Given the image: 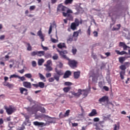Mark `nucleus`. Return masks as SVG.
<instances>
[{"instance_id":"c03bdc74","label":"nucleus","mask_w":130,"mask_h":130,"mask_svg":"<svg viewBox=\"0 0 130 130\" xmlns=\"http://www.w3.org/2000/svg\"><path fill=\"white\" fill-rule=\"evenodd\" d=\"M73 23H75L77 26H79L80 25V21L78 18H75V22Z\"/></svg>"},{"instance_id":"3c124183","label":"nucleus","mask_w":130,"mask_h":130,"mask_svg":"<svg viewBox=\"0 0 130 130\" xmlns=\"http://www.w3.org/2000/svg\"><path fill=\"white\" fill-rule=\"evenodd\" d=\"M64 85L65 86H72V85H73V83L70 82H66L64 83Z\"/></svg>"},{"instance_id":"49530a36","label":"nucleus","mask_w":130,"mask_h":130,"mask_svg":"<svg viewBox=\"0 0 130 130\" xmlns=\"http://www.w3.org/2000/svg\"><path fill=\"white\" fill-rule=\"evenodd\" d=\"M119 129V125H118L116 124L114 125V129L113 130H118Z\"/></svg>"},{"instance_id":"774afa93","label":"nucleus","mask_w":130,"mask_h":130,"mask_svg":"<svg viewBox=\"0 0 130 130\" xmlns=\"http://www.w3.org/2000/svg\"><path fill=\"white\" fill-rule=\"evenodd\" d=\"M40 39H42V41H44V37H43V35H42V36H39Z\"/></svg>"},{"instance_id":"603ef678","label":"nucleus","mask_w":130,"mask_h":130,"mask_svg":"<svg viewBox=\"0 0 130 130\" xmlns=\"http://www.w3.org/2000/svg\"><path fill=\"white\" fill-rule=\"evenodd\" d=\"M41 47H42V48L43 49V50H45V51H46V50H48V47H45L42 44H41Z\"/></svg>"},{"instance_id":"dca6fc26","label":"nucleus","mask_w":130,"mask_h":130,"mask_svg":"<svg viewBox=\"0 0 130 130\" xmlns=\"http://www.w3.org/2000/svg\"><path fill=\"white\" fill-rule=\"evenodd\" d=\"M72 94L75 97H80V95H82V89H79L78 90V92L76 93L75 92H72Z\"/></svg>"},{"instance_id":"2eb2a0df","label":"nucleus","mask_w":130,"mask_h":130,"mask_svg":"<svg viewBox=\"0 0 130 130\" xmlns=\"http://www.w3.org/2000/svg\"><path fill=\"white\" fill-rule=\"evenodd\" d=\"M19 91L21 94H24V95H25V96H27V95H28V89H27L26 88H25L24 87H20L19 88ZM24 92H25L24 93Z\"/></svg>"},{"instance_id":"79ce46f5","label":"nucleus","mask_w":130,"mask_h":130,"mask_svg":"<svg viewBox=\"0 0 130 130\" xmlns=\"http://www.w3.org/2000/svg\"><path fill=\"white\" fill-rule=\"evenodd\" d=\"M70 112H71V111L70 110H67L65 113H64V115H65V117H67L68 116H69V115H70Z\"/></svg>"},{"instance_id":"4be33fe9","label":"nucleus","mask_w":130,"mask_h":130,"mask_svg":"<svg viewBox=\"0 0 130 130\" xmlns=\"http://www.w3.org/2000/svg\"><path fill=\"white\" fill-rule=\"evenodd\" d=\"M4 86L8 87V88H13L14 87V84H10L8 82L4 81L3 82Z\"/></svg>"},{"instance_id":"4c0bfd02","label":"nucleus","mask_w":130,"mask_h":130,"mask_svg":"<svg viewBox=\"0 0 130 130\" xmlns=\"http://www.w3.org/2000/svg\"><path fill=\"white\" fill-rule=\"evenodd\" d=\"M24 77L27 78V79H31V78H32V74L30 73H27L24 75Z\"/></svg>"},{"instance_id":"9b49d317","label":"nucleus","mask_w":130,"mask_h":130,"mask_svg":"<svg viewBox=\"0 0 130 130\" xmlns=\"http://www.w3.org/2000/svg\"><path fill=\"white\" fill-rule=\"evenodd\" d=\"M119 47H123V50H127V48H130L129 47H128L127 45H126V44H125V43L122 42H120L119 43Z\"/></svg>"},{"instance_id":"b1692460","label":"nucleus","mask_w":130,"mask_h":130,"mask_svg":"<svg viewBox=\"0 0 130 130\" xmlns=\"http://www.w3.org/2000/svg\"><path fill=\"white\" fill-rule=\"evenodd\" d=\"M121 27V25L120 24H117L116 26H114L112 29V31H118L119 29H120V27Z\"/></svg>"},{"instance_id":"052dcab7","label":"nucleus","mask_w":130,"mask_h":130,"mask_svg":"<svg viewBox=\"0 0 130 130\" xmlns=\"http://www.w3.org/2000/svg\"><path fill=\"white\" fill-rule=\"evenodd\" d=\"M99 120H100V119H99V118H98V117H95V118H93V121L94 122H98V121H99Z\"/></svg>"},{"instance_id":"cd10ccee","label":"nucleus","mask_w":130,"mask_h":130,"mask_svg":"<svg viewBox=\"0 0 130 130\" xmlns=\"http://www.w3.org/2000/svg\"><path fill=\"white\" fill-rule=\"evenodd\" d=\"M44 66H45V67H46L45 70L47 72H51V71H52V70H53V69H52V67L49 65H44Z\"/></svg>"},{"instance_id":"1a4fd4ad","label":"nucleus","mask_w":130,"mask_h":130,"mask_svg":"<svg viewBox=\"0 0 130 130\" xmlns=\"http://www.w3.org/2000/svg\"><path fill=\"white\" fill-rule=\"evenodd\" d=\"M33 124L34 125H35V126H40V127H43V126L46 125V124L44 122H38L37 121L33 122Z\"/></svg>"},{"instance_id":"7c9ffc66","label":"nucleus","mask_w":130,"mask_h":130,"mask_svg":"<svg viewBox=\"0 0 130 130\" xmlns=\"http://www.w3.org/2000/svg\"><path fill=\"white\" fill-rule=\"evenodd\" d=\"M52 25L53 26H55V27H56V24H55L54 23H53L52 24H51L49 29V31H48L49 34H51V32H52V27H53Z\"/></svg>"},{"instance_id":"37998d69","label":"nucleus","mask_w":130,"mask_h":130,"mask_svg":"<svg viewBox=\"0 0 130 130\" xmlns=\"http://www.w3.org/2000/svg\"><path fill=\"white\" fill-rule=\"evenodd\" d=\"M23 122H26L27 125H27V126H30L31 125V122H30V120H26L25 121Z\"/></svg>"},{"instance_id":"09e8293b","label":"nucleus","mask_w":130,"mask_h":130,"mask_svg":"<svg viewBox=\"0 0 130 130\" xmlns=\"http://www.w3.org/2000/svg\"><path fill=\"white\" fill-rule=\"evenodd\" d=\"M31 64L33 68H35L37 66V63H36V61H32Z\"/></svg>"},{"instance_id":"4d7b16f0","label":"nucleus","mask_w":130,"mask_h":130,"mask_svg":"<svg viewBox=\"0 0 130 130\" xmlns=\"http://www.w3.org/2000/svg\"><path fill=\"white\" fill-rule=\"evenodd\" d=\"M51 41L53 43H57L58 42V40L53 38L51 39Z\"/></svg>"},{"instance_id":"bb28decb","label":"nucleus","mask_w":130,"mask_h":130,"mask_svg":"<svg viewBox=\"0 0 130 130\" xmlns=\"http://www.w3.org/2000/svg\"><path fill=\"white\" fill-rule=\"evenodd\" d=\"M82 94L84 95V97H87L88 94H89V91L88 90H82Z\"/></svg>"},{"instance_id":"0e129e2a","label":"nucleus","mask_w":130,"mask_h":130,"mask_svg":"<svg viewBox=\"0 0 130 130\" xmlns=\"http://www.w3.org/2000/svg\"><path fill=\"white\" fill-rule=\"evenodd\" d=\"M24 72H25V70L24 69L18 71V73H20V74H23Z\"/></svg>"},{"instance_id":"e433bc0d","label":"nucleus","mask_w":130,"mask_h":130,"mask_svg":"<svg viewBox=\"0 0 130 130\" xmlns=\"http://www.w3.org/2000/svg\"><path fill=\"white\" fill-rule=\"evenodd\" d=\"M86 33L88 35V36H90L91 35V26H89L87 31H86Z\"/></svg>"},{"instance_id":"8fccbe9b","label":"nucleus","mask_w":130,"mask_h":130,"mask_svg":"<svg viewBox=\"0 0 130 130\" xmlns=\"http://www.w3.org/2000/svg\"><path fill=\"white\" fill-rule=\"evenodd\" d=\"M59 117L60 118H63L64 117H66V116L64 115V114H62V112L60 113L59 115Z\"/></svg>"},{"instance_id":"680f3d73","label":"nucleus","mask_w":130,"mask_h":130,"mask_svg":"<svg viewBox=\"0 0 130 130\" xmlns=\"http://www.w3.org/2000/svg\"><path fill=\"white\" fill-rule=\"evenodd\" d=\"M50 77H51V73H46V78H50Z\"/></svg>"},{"instance_id":"7ed1b4c3","label":"nucleus","mask_w":130,"mask_h":130,"mask_svg":"<svg viewBox=\"0 0 130 130\" xmlns=\"http://www.w3.org/2000/svg\"><path fill=\"white\" fill-rule=\"evenodd\" d=\"M68 64L72 69H76L78 67V61L76 60H72L69 58Z\"/></svg>"},{"instance_id":"aec40b11","label":"nucleus","mask_w":130,"mask_h":130,"mask_svg":"<svg viewBox=\"0 0 130 130\" xmlns=\"http://www.w3.org/2000/svg\"><path fill=\"white\" fill-rule=\"evenodd\" d=\"M36 107H37V105H35L33 106L32 107L27 108L26 110L28 112H33V111H35V109H36Z\"/></svg>"},{"instance_id":"423d86ee","label":"nucleus","mask_w":130,"mask_h":130,"mask_svg":"<svg viewBox=\"0 0 130 130\" xmlns=\"http://www.w3.org/2000/svg\"><path fill=\"white\" fill-rule=\"evenodd\" d=\"M69 8L64 6L62 5V3L59 4L57 8V12H62V13H64V12H67L68 10H69Z\"/></svg>"},{"instance_id":"f3484780","label":"nucleus","mask_w":130,"mask_h":130,"mask_svg":"<svg viewBox=\"0 0 130 130\" xmlns=\"http://www.w3.org/2000/svg\"><path fill=\"white\" fill-rule=\"evenodd\" d=\"M97 114V110H96V109H92L91 110V112L88 114V116H90V117H92V116H96Z\"/></svg>"},{"instance_id":"20e7f679","label":"nucleus","mask_w":130,"mask_h":130,"mask_svg":"<svg viewBox=\"0 0 130 130\" xmlns=\"http://www.w3.org/2000/svg\"><path fill=\"white\" fill-rule=\"evenodd\" d=\"M62 13L63 16L67 17L69 21H71V20H73V19H74L73 15L71 14H73V11H72V10L68 9L67 11V13L66 12H62Z\"/></svg>"},{"instance_id":"6e6552de","label":"nucleus","mask_w":130,"mask_h":130,"mask_svg":"<svg viewBox=\"0 0 130 130\" xmlns=\"http://www.w3.org/2000/svg\"><path fill=\"white\" fill-rule=\"evenodd\" d=\"M45 54V52L44 51H33L30 53L31 56H35V55H37V56H43Z\"/></svg>"},{"instance_id":"a211bd4d","label":"nucleus","mask_w":130,"mask_h":130,"mask_svg":"<svg viewBox=\"0 0 130 130\" xmlns=\"http://www.w3.org/2000/svg\"><path fill=\"white\" fill-rule=\"evenodd\" d=\"M35 111H40L42 113H45V108L43 107L38 108V106L37 105L36 109H35Z\"/></svg>"},{"instance_id":"c85d7f7f","label":"nucleus","mask_w":130,"mask_h":130,"mask_svg":"<svg viewBox=\"0 0 130 130\" xmlns=\"http://www.w3.org/2000/svg\"><path fill=\"white\" fill-rule=\"evenodd\" d=\"M39 76L41 80H42V81H44V82H46V78H45V77H44V76H43L42 74L39 73Z\"/></svg>"},{"instance_id":"473e14b6","label":"nucleus","mask_w":130,"mask_h":130,"mask_svg":"<svg viewBox=\"0 0 130 130\" xmlns=\"http://www.w3.org/2000/svg\"><path fill=\"white\" fill-rule=\"evenodd\" d=\"M70 90H71V86H68V87H64V88H63V91L65 93H68V92H69Z\"/></svg>"},{"instance_id":"9d476101","label":"nucleus","mask_w":130,"mask_h":130,"mask_svg":"<svg viewBox=\"0 0 130 130\" xmlns=\"http://www.w3.org/2000/svg\"><path fill=\"white\" fill-rule=\"evenodd\" d=\"M34 87H35L36 88H38V87H40L41 89H43L44 88V86H45V84L44 83L42 82H40L38 83V84H32Z\"/></svg>"},{"instance_id":"13d9d810","label":"nucleus","mask_w":130,"mask_h":130,"mask_svg":"<svg viewBox=\"0 0 130 130\" xmlns=\"http://www.w3.org/2000/svg\"><path fill=\"white\" fill-rule=\"evenodd\" d=\"M91 57L93 59H97V55L94 53H92Z\"/></svg>"},{"instance_id":"a18cd8bd","label":"nucleus","mask_w":130,"mask_h":130,"mask_svg":"<svg viewBox=\"0 0 130 130\" xmlns=\"http://www.w3.org/2000/svg\"><path fill=\"white\" fill-rule=\"evenodd\" d=\"M72 53L75 55L76 53H77V49L73 47V49L72 50Z\"/></svg>"},{"instance_id":"a19ab883","label":"nucleus","mask_w":130,"mask_h":130,"mask_svg":"<svg viewBox=\"0 0 130 130\" xmlns=\"http://www.w3.org/2000/svg\"><path fill=\"white\" fill-rule=\"evenodd\" d=\"M54 80H55V78H54V77L53 76V77H50L48 79V81L49 82V83H52L54 82Z\"/></svg>"},{"instance_id":"393cba45","label":"nucleus","mask_w":130,"mask_h":130,"mask_svg":"<svg viewBox=\"0 0 130 130\" xmlns=\"http://www.w3.org/2000/svg\"><path fill=\"white\" fill-rule=\"evenodd\" d=\"M71 75H72V72H71V71H67L64 73L63 78L64 79H67V78H69V77H70V76H71Z\"/></svg>"},{"instance_id":"412c9836","label":"nucleus","mask_w":130,"mask_h":130,"mask_svg":"<svg viewBox=\"0 0 130 130\" xmlns=\"http://www.w3.org/2000/svg\"><path fill=\"white\" fill-rule=\"evenodd\" d=\"M77 27H79V25L76 24V23L72 22L71 24L70 28L73 31H75V30H77Z\"/></svg>"},{"instance_id":"864d4df0","label":"nucleus","mask_w":130,"mask_h":130,"mask_svg":"<svg viewBox=\"0 0 130 130\" xmlns=\"http://www.w3.org/2000/svg\"><path fill=\"white\" fill-rule=\"evenodd\" d=\"M19 76L16 75V74H13L12 75H11L10 77V79H12L13 78H18Z\"/></svg>"},{"instance_id":"ea45409f","label":"nucleus","mask_w":130,"mask_h":130,"mask_svg":"<svg viewBox=\"0 0 130 130\" xmlns=\"http://www.w3.org/2000/svg\"><path fill=\"white\" fill-rule=\"evenodd\" d=\"M52 58L54 59V60L58 59V55L57 54H54L52 57Z\"/></svg>"},{"instance_id":"5701e85b","label":"nucleus","mask_w":130,"mask_h":130,"mask_svg":"<svg viewBox=\"0 0 130 130\" xmlns=\"http://www.w3.org/2000/svg\"><path fill=\"white\" fill-rule=\"evenodd\" d=\"M81 72L80 71L75 72L74 73V79H79L80 78V75Z\"/></svg>"},{"instance_id":"f03ea898","label":"nucleus","mask_w":130,"mask_h":130,"mask_svg":"<svg viewBox=\"0 0 130 130\" xmlns=\"http://www.w3.org/2000/svg\"><path fill=\"white\" fill-rule=\"evenodd\" d=\"M55 72L56 73H54L53 77L56 82H59V78H60V76L63 75V73L62 72V71L58 70L56 68L55 69Z\"/></svg>"},{"instance_id":"6e6d98bb","label":"nucleus","mask_w":130,"mask_h":130,"mask_svg":"<svg viewBox=\"0 0 130 130\" xmlns=\"http://www.w3.org/2000/svg\"><path fill=\"white\" fill-rule=\"evenodd\" d=\"M94 37H98V31H94L93 32Z\"/></svg>"},{"instance_id":"f704fd0d","label":"nucleus","mask_w":130,"mask_h":130,"mask_svg":"<svg viewBox=\"0 0 130 130\" xmlns=\"http://www.w3.org/2000/svg\"><path fill=\"white\" fill-rule=\"evenodd\" d=\"M27 47V50L28 51H31L32 50V46H31V45L29 43H26Z\"/></svg>"},{"instance_id":"4468645a","label":"nucleus","mask_w":130,"mask_h":130,"mask_svg":"<svg viewBox=\"0 0 130 130\" xmlns=\"http://www.w3.org/2000/svg\"><path fill=\"white\" fill-rule=\"evenodd\" d=\"M108 101H109V99H108V96H104L101 98L99 99V102H100V103L108 102Z\"/></svg>"},{"instance_id":"5fc2aeb1","label":"nucleus","mask_w":130,"mask_h":130,"mask_svg":"<svg viewBox=\"0 0 130 130\" xmlns=\"http://www.w3.org/2000/svg\"><path fill=\"white\" fill-rule=\"evenodd\" d=\"M18 79H20V80H21V81H26V78H25V77L24 76L22 77H20L19 76H18Z\"/></svg>"},{"instance_id":"69168bd1","label":"nucleus","mask_w":130,"mask_h":130,"mask_svg":"<svg viewBox=\"0 0 130 130\" xmlns=\"http://www.w3.org/2000/svg\"><path fill=\"white\" fill-rule=\"evenodd\" d=\"M105 54L106 55L107 57H108V56H110L111 55L110 52H109L105 53Z\"/></svg>"},{"instance_id":"58836bf2","label":"nucleus","mask_w":130,"mask_h":130,"mask_svg":"<svg viewBox=\"0 0 130 130\" xmlns=\"http://www.w3.org/2000/svg\"><path fill=\"white\" fill-rule=\"evenodd\" d=\"M73 0H66L64 2V5H69V4H72Z\"/></svg>"},{"instance_id":"0eeeda50","label":"nucleus","mask_w":130,"mask_h":130,"mask_svg":"<svg viewBox=\"0 0 130 130\" xmlns=\"http://www.w3.org/2000/svg\"><path fill=\"white\" fill-rule=\"evenodd\" d=\"M57 51L59 52V55L62 58L66 59L67 60L69 59V57L67 56V54L68 53L67 50H64L63 51H60L59 50H57Z\"/></svg>"},{"instance_id":"a878e982","label":"nucleus","mask_w":130,"mask_h":130,"mask_svg":"<svg viewBox=\"0 0 130 130\" xmlns=\"http://www.w3.org/2000/svg\"><path fill=\"white\" fill-rule=\"evenodd\" d=\"M115 52L117 54H119V55H123V54H127V53L124 51H119V50H116Z\"/></svg>"},{"instance_id":"c756f323","label":"nucleus","mask_w":130,"mask_h":130,"mask_svg":"<svg viewBox=\"0 0 130 130\" xmlns=\"http://www.w3.org/2000/svg\"><path fill=\"white\" fill-rule=\"evenodd\" d=\"M72 41H74V38L72 35L69 36L68 39H67V42L68 43H71Z\"/></svg>"},{"instance_id":"6ab92c4d","label":"nucleus","mask_w":130,"mask_h":130,"mask_svg":"<svg viewBox=\"0 0 130 130\" xmlns=\"http://www.w3.org/2000/svg\"><path fill=\"white\" fill-rule=\"evenodd\" d=\"M57 47L59 48V49H62V48H65L67 49V46L66 45V43H60L57 45Z\"/></svg>"},{"instance_id":"de8ad7c7","label":"nucleus","mask_w":130,"mask_h":130,"mask_svg":"<svg viewBox=\"0 0 130 130\" xmlns=\"http://www.w3.org/2000/svg\"><path fill=\"white\" fill-rule=\"evenodd\" d=\"M44 55L46 58H50V57H51V54L49 53L45 54Z\"/></svg>"},{"instance_id":"ddd939ff","label":"nucleus","mask_w":130,"mask_h":130,"mask_svg":"<svg viewBox=\"0 0 130 130\" xmlns=\"http://www.w3.org/2000/svg\"><path fill=\"white\" fill-rule=\"evenodd\" d=\"M23 86L25 88H27V89H31L32 88V85H31V83L28 81H24L23 82Z\"/></svg>"},{"instance_id":"338daca9","label":"nucleus","mask_w":130,"mask_h":130,"mask_svg":"<svg viewBox=\"0 0 130 130\" xmlns=\"http://www.w3.org/2000/svg\"><path fill=\"white\" fill-rule=\"evenodd\" d=\"M38 36H41L42 35V32L41 31V30H39L38 32Z\"/></svg>"},{"instance_id":"72a5a7b5","label":"nucleus","mask_w":130,"mask_h":130,"mask_svg":"<svg viewBox=\"0 0 130 130\" xmlns=\"http://www.w3.org/2000/svg\"><path fill=\"white\" fill-rule=\"evenodd\" d=\"M125 60V57H120L119 58V61L120 63H123V61Z\"/></svg>"},{"instance_id":"e2e57ef3","label":"nucleus","mask_w":130,"mask_h":130,"mask_svg":"<svg viewBox=\"0 0 130 130\" xmlns=\"http://www.w3.org/2000/svg\"><path fill=\"white\" fill-rule=\"evenodd\" d=\"M103 89H104L105 91H109V88L107 86H104Z\"/></svg>"},{"instance_id":"f257e3e1","label":"nucleus","mask_w":130,"mask_h":130,"mask_svg":"<svg viewBox=\"0 0 130 130\" xmlns=\"http://www.w3.org/2000/svg\"><path fill=\"white\" fill-rule=\"evenodd\" d=\"M129 62H125L123 64H121L119 66V69L121 70L122 71L120 72V77L121 80L124 79V75H125V70L127 68L129 67Z\"/></svg>"},{"instance_id":"c9c22d12","label":"nucleus","mask_w":130,"mask_h":130,"mask_svg":"<svg viewBox=\"0 0 130 130\" xmlns=\"http://www.w3.org/2000/svg\"><path fill=\"white\" fill-rule=\"evenodd\" d=\"M44 62V59L43 58L39 59L38 63L39 66H42V64Z\"/></svg>"},{"instance_id":"39448f33","label":"nucleus","mask_w":130,"mask_h":130,"mask_svg":"<svg viewBox=\"0 0 130 130\" xmlns=\"http://www.w3.org/2000/svg\"><path fill=\"white\" fill-rule=\"evenodd\" d=\"M4 109L6 111V112L8 115H11V114H13L15 111H16V109L15 108H12V106H9V107H8L7 106H4Z\"/></svg>"},{"instance_id":"2f4dec72","label":"nucleus","mask_w":130,"mask_h":130,"mask_svg":"<svg viewBox=\"0 0 130 130\" xmlns=\"http://www.w3.org/2000/svg\"><path fill=\"white\" fill-rule=\"evenodd\" d=\"M25 125H27V123H26V122H24L22 123L21 127L18 128V130H24L25 128H26Z\"/></svg>"},{"instance_id":"bf43d9fd","label":"nucleus","mask_w":130,"mask_h":130,"mask_svg":"<svg viewBox=\"0 0 130 130\" xmlns=\"http://www.w3.org/2000/svg\"><path fill=\"white\" fill-rule=\"evenodd\" d=\"M36 8V6H35L34 5L31 6L30 7L29 10H30V11H33L34 10H35Z\"/></svg>"},{"instance_id":"f8f14e48","label":"nucleus","mask_w":130,"mask_h":130,"mask_svg":"<svg viewBox=\"0 0 130 130\" xmlns=\"http://www.w3.org/2000/svg\"><path fill=\"white\" fill-rule=\"evenodd\" d=\"M81 32V29L78 30V31H74L73 35H72L73 38H74V41H77L78 39V36H79V34Z\"/></svg>"}]
</instances>
